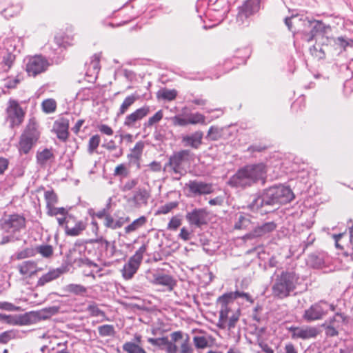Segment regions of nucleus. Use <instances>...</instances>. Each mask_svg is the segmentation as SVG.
I'll return each mask as SVG.
<instances>
[{
	"label": "nucleus",
	"instance_id": "obj_14",
	"mask_svg": "<svg viewBox=\"0 0 353 353\" xmlns=\"http://www.w3.org/2000/svg\"><path fill=\"white\" fill-rule=\"evenodd\" d=\"M260 2L261 0H247L245 1L239 8L237 20L243 23L244 19L248 18L259 10Z\"/></svg>",
	"mask_w": 353,
	"mask_h": 353
},
{
	"label": "nucleus",
	"instance_id": "obj_47",
	"mask_svg": "<svg viewBox=\"0 0 353 353\" xmlns=\"http://www.w3.org/2000/svg\"><path fill=\"white\" fill-rule=\"evenodd\" d=\"M100 143V137L97 134L92 136L89 139L88 143V152L92 154L94 151L98 148Z\"/></svg>",
	"mask_w": 353,
	"mask_h": 353
},
{
	"label": "nucleus",
	"instance_id": "obj_18",
	"mask_svg": "<svg viewBox=\"0 0 353 353\" xmlns=\"http://www.w3.org/2000/svg\"><path fill=\"white\" fill-rule=\"evenodd\" d=\"M207 213L203 209H194L188 212L186 219L190 225H194L197 227L206 223Z\"/></svg>",
	"mask_w": 353,
	"mask_h": 353
},
{
	"label": "nucleus",
	"instance_id": "obj_6",
	"mask_svg": "<svg viewBox=\"0 0 353 353\" xmlns=\"http://www.w3.org/2000/svg\"><path fill=\"white\" fill-rule=\"evenodd\" d=\"M312 21V19L307 17H299L297 16H292L291 17H286L285 19V23L290 31L302 33L305 40L310 30Z\"/></svg>",
	"mask_w": 353,
	"mask_h": 353
},
{
	"label": "nucleus",
	"instance_id": "obj_56",
	"mask_svg": "<svg viewBox=\"0 0 353 353\" xmlns=\"http://www.w3.org/2000/svg\"><path fill=\"white\" fill-rule=\"evenodd\" d=\"M88 311L92 316H99L103 314V312L98 307L96 304L89 305L88 307Z\"/></svg>",
	"mask_w": 353,
	"mask_h": 353
},
{
	"label": "nucleus",
	"instance_id": "obj_32",
	"mask_svg": "<svg viewBox=\"0 0 353 353\" xmlns=\"http://www.w3.org/2000/svg\"><path fill=\"white\" fill-rule=\"evenodd\" d=\"M147 222V219L145 216H141L134 220L132 223L126 226L124 229L125 232L127 234L134 232L141 227H143Z\"/></svg>",
	"mask_w": 353,
	"mask_h": 353
},
{
	"label": "nucleus",
	"instance_id": "obj_4",
	"mask_svg": "<svg viewBox=\"0 0 353 353\" xmlns=\"http://www.w3.org/2000/svg\"><path fill=\"white\" fill-rule=\"evenodd\" d=\"M26 116V110L19 103L12 99H10L5 109V123L9 128L14 130L18 128L23 122Z\"/></svg>",
	"mask_w": 353,
	"mask_h": 353
},
{
	"label": "nucleus",
	"instance_id": "obj_51",
	"mask_svg": "<svg viewBox=\"0 0 353 353\" xmlns=\"http://www.w3.org/2000/svg\"><path fill=\"white\" fill-rule=\"evenodd\" d=\"M147 250V245L145 244H143L138 250L136 251L135 254L132 256L130 258L134 259L135 261L141 263L143 260V254Z\"/></svg>",
	"mask_w": 353,
	"mask_h": 353
},
{
	"label": "nucleus",
	"instance_id": "obj_1",
	"mask_svg": "<svg viewBox=\"0 0 353 353\" xmlns=\"http://www.w3.org/2000/svg\"><path fill=\"white\" fill-rule=\"evenodd\" d=\"M293 198L294 194L289 187L283 185L272 186L264 190L261 194L254 195L248 208L252 211H257L265 205L287 203Z\"/></svg>",
	"mask_w": 353,
	"mask_h": 353
},
{
	"label": "nucleus",
	"instance_id": "obj_40",
	"mask_svg": "<svg viewBox=\"0 0 353 353\" xmlns=\"http://www.w3.org/2000/svg\"><path fill=\"white\" fill-rule=\"evenodd\" d=\"M163 117V110H160L157 112L152 117L143 123V128H151L155 123H159Z\"/></svg>",
	"mask_w": 353,
	"mask_h": 353
},
{
	"label": "nucleus",
	"instance_id": "obj_45",
	"mask_svg": "<svg viewBox=\"0 0 353 353\" xmlns=\"http://www.w3.org/2000/svg\"><path fill=\"white\" fill-rule=\"evenodd\" d=\"M36 251L43 257L50 258L53 254V248L50 245H41L36 248Z\"/></svg>",
	"mask_w": 353,
	"mask_h": 353
},
{
	"label": "nucleus",
	"instance_id": "obj_23",
	"mask_svg": "<svg viewBox=\"0 0 353 353\" xmlns=\"http://www.w3.org/2000/svg\"><path fill=\"white\" fill-rule=\"evenodd\" d=\"M345 316L341 313H336L332 319L330 320V325L325 327V334L329 336H334L338 334V328L345 322Z\"/></svg>",
	"mask_w": 353,
	"mask_h": 353
},
{
	"label": "nucleus",
	"instance_id": "obj_28",
	"mask_svg": "<svg viewBox=\"0 0 353 353\" xmlns=\"http://www.w3.org/2000/svg\"><path fill=\"white\" fill-rule=\"evenodd\" d=\"M145 143L142 141H138L134 147L131 150L130 154L128 155V158L130 162H138L141 157Z\"/></svg>",
	"mask_w": 353,
	"mask_h": 353
},
{
	"label": "nucleus",
	"instance_id": "obj_52",
	"mask_svg": "<svg viewBox=\"0 0 353 353\" xmlns=\"http://www.w3.org/2000/svg\"><path fill=\"white\" fill-rule=\"evenodd\" d=\"M177 206L176 202H170L161 206L158 210L159 214H166Z\"/></svg>",
	"mask_w": 353,
	"mask_h": 353
},
{
	"label": "nucleus",
	"instance_id": "obj_7",
	"mask_svg": "<svg viewBox=\"0 0 353 353\" xmlns=\"http://www.w3.org/2000/svg\"><path fill=\"white\" fill-rule=\"evenodd\" d=\"M26 219L19 214H12L5 218L1 223V227L6 232L14 234L16 232L26 228Z\"/></svg>",
	"mask_w": 353,
	"mask_h": 353
},
{
	"label": "nucleus",
	"instance_id": "obj_8",
	"mask_svg": "<svg viewBox=\"0 0 353 353\" xmlns=\"http://www.w3.org/2000/svg\"><path fill=\"white\" fill-rule=\"evenodd\" d=\"M39 138L34 123H30L20 138L19 150L21 154H28Z\"/></svg>",
	"mask_w": 353,
	"mask_h": 353
},
{
	"label": "nucleus",
	"instance_id": "obj_9",
	"mask_svg": "<svg viewBox=\"0 0 353 353\" xmlns=\"http://www.w3.org/2000/svg\"><path fill=\"white\" fill-rule=\"evenodd\" d=\"M327 308H330L332 311L335 309L332 304H328L326 302L320 301L314 303L305 310L303 318L307 322L321 319L325 314Z\"/></svg>",
	"mask_w": 353,
	"mask_h": 353
},
{
	"label": "nucleus",
	"instance_id": "obj_21",
	"mask_svg": "<svg viewBox=\"0 0 353 353\" xmlns=\"http://www.w3.org/2000/svg\"><path fill=\"white\" fill-rule=\"evenodd\" d=\"M219 316L221 318L229 320L228 325V330L234 328L239 319V312L232 311L230 305L220 306Z\"/></svg>",
	"mask_w": 353,
	"mask_h": 353
},
{
	"label": "nucleus",
	"instance_id": "obj_46",
	"mask_svg": "<svg viewBox=\"0 0 353 353\" xmlns=\"http://www.w3.org/2000/svg\"><path fill=\"white\" fill-rule=\"evenodd\" d=\"M48 214L52 216H57L59 215H66L67 210L63 207L56 208L54 205H51L47 208Z\"/></svg>",
	"mask_w": 353,
	"mask_h": 353
},
{
	"label": "nucleus",
	"instance_id": "obj_61",
	"mask_svg": "<svg viewBox=\"0 0 353 353\" xmlns=\"http://www.w3.org/2000/svg\"><path fill=\"white\" fill-rule=\"evenodd\" d=\"M32 256H34L33 250L31 249H26L23 251L19 252L17 254V257L18 259H22Z\"/></svg>",
	"mask_w": 353,
	"mask_h": 353
},
{
	"label": "nucleus",
	"instance_id": "obj_62",
	"mask_svg": "<svg viewBox=\"0 0 353 353\" xmlns=\"http://www.w3.org/2000/svg\"><path fill=\"white\" fill-rule=\"evenodd\" d=\"M99 131L106 135L111 136L113 134V130L105 124H102L99 127Z\"/></svg>",
	"mask_w": 353,
	"mask_h": 353
},
{
	"label": "nucleus",
	"instance_id": "obj_60",
	"mask_svg": "<svg viewBox=\"0 0 353 353\" xmlns=\"http://www.w3.org/2000/svg\"><path fill=\"white\" fill-rule=\"evenodd\" d=\"M232 294L234 296V300L236 299L237 298H243V299H245L248 301H249L250 303H252V301H253L251 296L248 293H245L243 292L236 291V292H232Z\"/></svg>",
	"mask_w": 353,
	"mask_h": 353
},
{
	"label": "nucleus",
	"instance_id": "obj_36",
	"mask_svg": "<svg viewBox=\"0 0 353 353\" xmlns=\"http://www.w3.org/2000/svg\"><path fill=\"white\" fill-rule=\"evenodd\" d=\"M42 110L46 114L54 112L57 108V102L53 99H47L41 103Z\"/></svg>",
	"mask_w": 353,
	"mask_h": 353
},
{
	"label": "nucleus",
	"instance_id": "obj_22",
	"mask_svg": "<svg viewBox=\"0 0 353 353\" xmlns=\"http://www.w3.org/2000/svg\"><path fill=\"white\" fill-rule=\"evenodd\" d=\"M69 121L65 118L57 119L53 125V131L58 139L65 141L68 137Z\"/></svg>",
	"mask_w": 353,
	"mask_h": 353
},
{
	"label": "nucleus",
	"instance_id": "obj_37",
	"mask_svg": "<svg viewBox=\"0 0 353 353\" xmlns=\"http://www.w3.org/2000/svg\"><path fill=\"white\" fill-rule=\"evenodd\" d=\"M123 350L128 353H146L143 348L132 342H126L123 345Z\"/></svg>",
	"mask_w": 353,
	"mask_h": 353
},
{
	"label": "nucleus",
	"instance_id": "obj_25",
	"mask_svg": "<svg viewBox=\"0 0 353 353\" xmlns=\"http://www.w3.org/2000/svg\"><path fill=\"white\" fill-rule=\"evenodd\" d=\"M86 228V223L83 221L72 220L70 224L65 226V234L68 236H76L79 235Z\"/></svg>",
	"mask_w": 353,
	"mask_h": 353
},
{
	"label": "nucleus",
	"instance_id": "obj_58",
	"mask_svg": "<svg viewBox=\"0 0 353 353\" xmlns=\"http://www.w3.org/2000/svg\"><path fill=\"white\" fill-rule=\"evenodd\" d=\"M138 183V180L136 179H132L127 182L123 185V186L121 188L122 191L126 192L132 190Z\"/></svg>",
	"mask_w": 353,
	"mask_h": 353
},
{
	"label": "nucleus",
	"instance_id": "obj_26",
	"mask_svg": "<svg viewBox=\"0 0 353 353\" xmlns=\"http://www.w3.org/2000/svg\"><path fill=\"white\" fill-rule=\"evenodd\" d=\"M141 263L130 258L128 262L123 265L121 270L122 276L125 280L131 279L137 272Z\"/></svg>",
	"mask_w": 353,
	"mask_h": 353
},
{
	"label": "nucleus",
	"instance_id": "obj_63",
	"mask_svg": "<svg viewBox=\"0 0 353 353\" xmlns=\"http://www.w3.org/2000/svg\"><path fill=\"white\" fill-rule=\"evenodd\" d=\"M8 159L0 157V175L3 174L4 172L8 169Z\"/></svg>",
	"mask_w": 353,
	"mask_h": 353
},
{
	"label": "nucleus",
	"instance_id": "obj_24",
	"mask_svg": "<svg viewBox=\"0 0 353 353\" xmlns=\"http://www.w3.org/2000/svg\"><path fill=\"white\" fill-rule=\"evenodd\" d=\"M203 137V133L201 131H196L190 135L183 136L181 141L185 147L197 149L202 143Z\"/></svg>",
	"mask_w": 353,
	"mask_h": 353
},
{
	"label": "nucleus",
	"instance_id": "obj_50",
	"mask_svg": "<svg viewBox=\"0 0 353 353\" xmlns=\"http://www.w3.org/2000/svg\"><path fill=\"white\" fill-rule=\"evenodd\" d=\"M148 341L155 346H158L161 349H163L167 342L168 341V339L167 337H161V338H148Z\"/></svg>",
	"mask_w": 353,
	"mask_h": 353
},
{
	"label": "nucleus",
	"instance_id": "obj_10",
	"mask_svg": "<svg viewBox=\"0 0 353 353\" xmlns=\"http://www.w3.org/2000/svg\"><path fill=\"white\" fill-rule=\"evenodd\" d=\"M48 61L41 56H34L27 59L26 70L29 76L35 77L46 70Z\"/></svg>",
	"mask_w": 353,
	"mask_h": 353
},
{
	"label": "nucleus",
	"instance_id": "obj_5",
	"mask_svg": "<svg viewBox=\"0 0 353 353\" xmlns=\"http://www.w3.org/2000/svg\"><path fill=\"white\" fill-rule=\"evenodd\" d=\"M190 152L188 150H183L174 153L169 159L168 166L170 169L172 178L174 180H179L186 173L185 165L189 163Z\"/></svg>",
	"mask_w": 353,
	"mask_h": 353
},
{
	"label": "nucleus",
	"instance_id": "obj_48",
	"mask_svg": "<svg viewBox=\"0 0 353 353\" xmlns=\"http://www.w3.org/2000/svg\"><path fill=\"white\" fill-rule=\"evenodd\" d=\"M72 220H74V216L71 214H69L68 211H67L66 215H59L57 216V221L59 225L64 228L66 225L70 224Z\"/></svg>",
	"mask_w": 353,
	"mask_h": 353
},
{
	"label": "nucleus",
	"instance_id": "obj_41",
	"mask_svg": "<svg viewBox=\"0 0 353 353\" xmlns=\"http://www.w3.org/2000/svg\"><path fill=\"white\" fill-rule=\"evenodd\" d=\"M130 174V170L127 165L121 163L118 165L113 172L114 176H119L121 178L127 177Z\"/></svg>",
	"mask_w": 353,
	"mask_h": 353
},
{
	"label": "nucleus",
	"instance_id": "obj_11",
	"mask_svg": "<svg viewBox=\"0 0 353 353\" xmlns=\"http://www.w3.org/2000/svg\"><path fill=\"white\" fill-rule=\"evenodd\" d=\"M289 331L291 333V338L294 340L299 339L307 340L316 338L320 333V330L316 327L309 325L292 326L289 328Z\"/></svg>",
	"mask_w": 353,
	"mask_h": 353
},
{
	"label": "nucleus",
	"instance_id": "obj_12",
	"mask_svg": "<svg viewBox=\"0 0 353 353\" xmlns=\"http://www.w3.org/2000/svg\"><path fill=\"white\" fill-rule=\"evenodd\" d=\"M150 197V190L145 187H139L136 189L132 196L128 199V202L135 208H140L147 205Z\"/></svg>",
	"mask_w": 353,
	"mask_h": 353
},
{
	"label": "nucleus",
	"instance_id": "obj_64",
	"mask_svg": "<svg viewBox=\"0 0 353 353\" xmlns=\"http://www.w3.org/2000/svg\"><path fill=\"white\" fill-rule=\"evenodd\" d=\"M283 353H298V352L295 346L292 343H289L285 345Z\"/></svg>",
	"mask_w": 353,
	"mask_h": 353
},
{
	"label": "nucleus",
	"instance_id": "obj_39",
	"mask_svg": "<svg viewBox=\"0 0 353 353\" xmlns=\"http://www.w3.org/2000/svg\"><path fill=\"white\" fill-rule=\"evenodd\" d=\"M53 157V154L50 150L44 149L37 154V162L41 165H45L48 160Z\"/></svg>",
	"mask_w": 353,
	"mask_h": 353
},
{
	"label": "nucleus",
	"instance_id": "obj_42",
	"mask_svg": "<svg viewBox=\"0 0 353 353\" xmlns=\"http://www.w3.org/2000/svg\"><path fill=\"white\" fill-rule=\"evenodd\" d=\"M234 301V296L232 292L229 293H225L222 296H219L217 299V303L220 306L230 305Z\"/></svg>",
	"mask_w": 353,
	"mask_h": 353
},
{
	"label": "nucleus",
	"instance_id": "obj_57",
	"mask_svg": "<svg viewBox=\"0 0 353 353\" xmlns=\"http://www.w3.org/2000/svg\"><path fill=\"white\" fill-rule=\"evenodd\" d=\"M194 342L197 348H204L208 345L207 340L203 336H195L194 338Z\"/></svg>",
	"mask_w": 353,
	"mask_h": 353
},
{
	"label": "nucleus",
	"instance_id": "obj_49",
	"mask_svg": "<svg viewBox=\"0 0 353 353\" xmlns=\"http://www.w3.org/2000/svg\"><path fill=\"white\" fill-rule=\"evenodd\" d=\"M45 199L46 201V206L47 208L51 205H54V204L57 202V196L56 194L52 191H46L45 192Z\"/></svg>",
	"mask_w": 353,
	"mask_h": 353
},
{
	"label": "nucleus",
	"instance_id": "obj_27",
	"mask_svg": "<svg viewBox=\"0 0 353 353\" xmlns=\"http://www.w3.org/2000/svg\"><path fill=\"white\" fill-rule=\"evenodd\" d=\"M326 28L327 26L321 21L312 19L310 30L305 40L307 42L312 41L318 33H325Z\"/></svg>",
	"mask_w": 353,
	"mask_h": 353
},
{
	"label": "nucleus",
	"instance_id": "obj_35",
	"mask_svg": "<svg viewBox=\"0 0 353 353\" xmlns=\"http://www.w3.org/2000/svg\"><path fill=\"white\" fill-rule=\"evenodd\" d=\"M188 122L191 125H196V124L205 125L206 124L205 117L199 112L188 114Z\"/></svg>",
	"mask_w": 353,
	"mask_h": 353
},
{
	"label": "nucleus",
	"instance_id": "obj_30",
	"mask_svg": "<svg viewBox=\"0 0 353 353\" xmlns=\"http://www.w3.org/2000/svg\"><path fill=\"white\" fill-rule=\"evenodd\" d=\"M61 272L59 269L52 270L41 276L37 283V286H43L46 283L59 277Z\"/></svg>",
	"mask_w": 353,
	"mask_h": 353
},
{
	"label": "nucleus",
	"instance_id": "obj_43",
	"mask_svg": "<svg viewBox=\"0 0 353 353\" xmlns=\"http://www.w3.org/2000/svg\"><path fill=\"white\" fill-rule=\"evenodd\" d=\"M99 334L101 336H112L115 334V330L112 325H103L98 327Z\"/></svg>",
	"mask_w": 353,
	"mask_h": 353
},
{
	"label": "nucleus",
	"instance_id": "obj_29",
	"mask_svg": "<svg viewBox=\"0 0 353 353\" xmlns=\"http://www.w3.org/2000/svg\"><path fill=\"white\" fill-rule=\"evenodd\" d=\"M138 98L139 97L135 94H131L126 97L119 108V110L117 113V117L123 115L128 110V109L136 102Z\"/></svg>",
	"mask_w": 353,
	"mask_h": 353
},
{
	"label": "nucleus",
	"instance_id": "obj_16",
	"mask_svg": "<svg viewBox=\"0 0 353 353\" xmlns=\"http://www.w3.org/2000/svg\"><path fill=\"white\" fill-rule=\"evenodd\" d=\"M186 186L194 195L209 194L213 192L212 183L197 181H190Z\"/></svg>",
	"mask_w": 353,
	"mask_h": 353
},
{
	"label": "nucleus",
	"instance_id": "obj_38",
	"mask_svg": "<svg viewBox=\"0 0 353 353\" xmlns=\"http://www.w3.org/2000/svg\"><path fill=\"white\" fill-rule=\"evenodd\" d=\"M177 95L175 90L162 89L157 92V97L168 101L174 100Z\"/></svg>",
	"mask_w": 353,
	"mask_h": 353
},
{
	"label": "nucleus",
	"instance_id": "obj_59",
	"mask_svg": "<svg viewBox=\"0 0 353 353\" xmlns=\"http://www.w3.org/2000/svg\"><path fill=\"white\" fill-rule=\"evenodd\" d=\"M163 350H165L167 353H177L178 347L174 342L168 340Z\"/></svg>",
	"mask_w": 353,
	"mask_h": 353
},
{
	"label": "nucleus",
	"instance_id": "obj_13",
	"mask_svg": "<svg viewBox=\"0 0 353 353\" xmlns=\"http://www.w3.org/2000/svg\"><path fill=\"white\" fill-rule=\"evenodd\" d=\"M150 112V107L148 105H144L137 109L125 117L123 122L124 126L128 128H135L137 123L145 117Z\"/></svg>",
	"mask_w": 353,
	"mask_h": 353
},
{
	"label": "nucleus",
	"instance_id": "obj_33",
	"mask_svg": "<svg viewBox=\"0 0 353 353\" xmlns=\"http://www.w3.org/2000/svg\"><path fill=\"white\" fill-rule=\"evenodd\" d=\"M100 54H95L91 57L90 63H89L88 71L91 72L90 75L97 74L100 70Z\"/></svg>",
	"mask_w": 353,
	"mask_h": 353
},
{
	"label": "nucleus",
	"instance_id": "obj_55",
	"mask_svg": "<svg viewBox=\"0 0 353 353\" xmlns=\"http://www.w3.org/2000/svg\"><path fill=\"white\" fill-rule=\"evenodd\" d=\"M181 219L177 216H173L168 225V229L171 230H176L181 225Z\"/></svg>",
	"mask_w": 353,
	"mask_h": 353
},
{
	"label": "nucleus",
	"instance_id": "obj_31",
	"mask_svg": "<svg viewBox=\"0 0 353 353\" xmlns=\"http://www.w3.org/2000/svg\"><path fill=\"white\" fill-rule=\"evenodd\" d=\"M64 290L68 293L77 296H84L87 292V288L80 284L70 283L65 286Z\"/></svg>",
	"mask_w": 353,
	"mask_h": 353
},
{
	"label": "nucleus",
	"instance_id": "obj_17",
	"mask_svg": "<svg viewBox=\"0 0 353 353\" xmlns=\"http://www.w3.org/2000/svg\"><path fill=\"white\" fill-rule=\"evenodd\" d=\"M151 283L154 285L164 286L168 290H172L176 285V281L172 276L161 272H156L152 274Z\"/></svg>",
	"mask_w": 353,
	"mask_h": 353
},
{
	"label": "nucleus",
	"instance_id": "obj_44",
	"mask_svg": "<svg viewBox=\"0 0 353 353\" xmlns=\"http://www.w3.org/2000/svg\"><path fill=\"white\" fill-rule=\"evenodd\" d=\"M221 129L216 126H211L206 135V139L211 141H216L221 137Z\"/></svg>",
	"mask_w": 353,
	"mask_h": 353
},
{
	"label": "nucleus",
	"instance_id": "obj_34",
	"mask_svg": "<svg viewBox=\"0 0 353 353\" xmlns=\"http://www.w3.org/2000/svg\"><path fill=\"white\" fill-rule=\"evenodd\" d=\"M60 307L59 306H50L45 307L39 312V316L42 319H47L57 314Z\"/></svg>",
	"mask_w": 353,
	"mask_h": 353
},
{
	"label": "nucleus",
	"instance_id": "obj_20",
	"mask_svg": "<svg viewBox=\"0 0 353 353\" xmlns=\"http://www.w3.org/2000/svg\"><path fill=\"white\" fill-rule=\"evenodd\" d=\"M276 228V225L274 222H267L256 227L252 232L248 234L246 236L248 239L261 237L272 232Z\"/></svg>",
	"mask_w": 353,
	"mask_h": 353
},
{
	"label": "nucleus",
	"instance_id": "obj_15",
	"mask_svg": "<svg viewBox=\"0 0 353 353\" xmlns=\"http://www.w3.org/2000/svg\"><path fill=\"white\" fill-rule=\"evenodd\" d=\"M20 274L25 279L30 278L41 270L34 261L28 260L17 265Z\"/></svg>",
	"mask_w": 353,
	"mask_h": 353
},
{
	"label": "nucleus",
	"instance_id": "obj_3",
	"mask_svg": "<svg viewBox=\"0 0 353 353\" xmlns=\"http://www.w3.org/2000/svg\"><path fill=\"white\" fill-rule=\"evenodd\" d=\"M299 276L294 272L283 271L275 278L272 287L274 297L284 299L290 296L299 283Z\"/></svg>",
	"mask_w": 353,
	"mask_h": 353
},
{
	"label": "nucleus",
	"instance_id": "obj_53",
	"mask_svg": "<svg viewBox=\"0 0 353 353\" xmlns=\"http://www.w3.org/2000/svg\"><path fill=\"white\" fill-rule=\"evenodd\" d=\"M172 121L174 125L185 126L190 124L188 114L185 118L181 117L180 115H176L172 118Z\"/></svg>",
	"mask_w": 353,
	"mask_h": 353
},
{
	"label": "nucleus",
	"instance_id": "obj_54",
	"mask_svg": "<svg viewBox=\"0 0 353 353\" xmlns=\"http://www.w3.org/2000/svg\"><path fill=\"white\" fill-rule=\"evenodd\" d=\"M192 348L190 343V338L187 335L186 337L183 339V343L181 345V353H192Z\"/></svg>",
	"mask_w": 353,
	"mask_h": 353
},
{
	"label": "nucleus",
	"instance_id": "obj_19",
	"mask_svg": "<svg viewBox=\"0 0 353 353\" xmlns=\"http://www.w3.org/2000/svg\"><path fill=\"white\" fill-rule=\"evenodd\" d=\"M15 60V55L8 50L0 49V73L7 72L11 68Z\"/></svg>",
	"mask_w": 353,
	"mask_h": 353
},
{
	"label": "nucleus",
	"instance_id": "obj_2",
	"mask_svg": "<svg viewBox=\"0 0 353 353\" xmlns=\"http://www.w3.org/2000/svg\"><path fill=\"white\" fill-rule=\"evenodd\" d=\"M267 169L263 163L246 165L239 169L230 177L228 184L235 188L251 186L261 181L264 184L266 179Z\"/></svg>",
	"mask_w": 353,
	"mask_h": 353
}]
</instances>
